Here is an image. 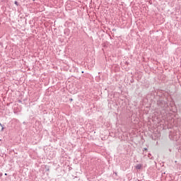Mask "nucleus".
Returning <instances> with one entry per match:
<instances>
[{
    "instance_id": "f257e3e1",
    "label": "nucleus",
    "mask_w": 181,
    "mask_h": 181,
    "mask_svg": "<svg viewBox=\"0 0 181 181\" xmlns=\"http://www.w3.org/2000/svg\"><path fill=\"white\" fill-rule=\"evenodd\" d=\"M135 168L137 169V170L142 169V165H141V164H137V165L135 166Z\"/></svg>"
},
{
    "instance_id": "f03ea898",
    "label": "nucleus",
    "mask_w": 181,
    "mask_h": 181,
    "mask_svg": "<svg viewBox=\"0 0 181 181\" xmlns=\"http://www.w3.org/2000/svg\"><path fill=\"white\" fill-rule=\"evenodd\" d=\"M2 131H4V127L2 128Z\"/></svg>"
}]
</instances>
